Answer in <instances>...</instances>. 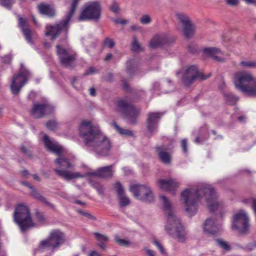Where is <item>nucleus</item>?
I'll list each match as a JSON object with an SVG mask.
<instances>
[{"label":"nucleus","mask_w":256,"mask_h":256,"mask_svg":"<svg viewBox=\"0 0 256 256\" xmlns=\"http://www.w3.org/2000/svg\"><path fill=\"white\" fill-rule=\"evenodd\" d=\"M13 220L22 232L35 226L29 208L22 203L16 206L13 214Z\"/></svg>","instance_id":"6"},{"label":"nucleus","mask_w":256,"mask_h":256,"mask_svg":"<svg viewBox=\"0 0 256 256\" xmlns=\"http://www.w3.org/2000/svg\"><path fill=\"white\" fill-rule=\"evenodd\" d=\"M181 147L182 149L183 152L185 154H187L188 150V144H187V141H186V139H185V138L182 139L181 140Z\"/></svg>","instance_id":"48"},{"label":"nucleus","mask_w":256,"mask_h":256,"mask_svg":"<svg viewBox=\"0 0 256 256\" xmlns=\"http://www.w3.org/2000/svg\"><path fill=\"white\" fill-rule=\"evenodd\" d=\"M248 222L246 214L244 210H240L234 216L232 228L240 234H246L250 226Z\"/></svg>","instance_id":"15"},{"label":"nucleus","mask_w":256,"mask_h":256,"mask_svg":"<svg viewBox=\"0 0 256 256\" xmlns=\"http://www.w3.org/2000/svg\"><path fill=\"white\" fill-rule=\"evenodd\" d=\"M238 120L240 122H244L246 120V117L241 116L238 118Z\"/></svg>","instance_id":"64"},{"label":"nucleus","mask_w":256,"mask_h":256,"mask_svg":"<svg viewBox=\"0 0 256 256\" xmlns=\"http://www.w3.org/2000/svg\"><path fill=\"white\" fill-rule=\"evenodd\" d=\"M88 175L104 178H112L113 175L112 166L98 168L94 172H88Z\"/></svg>","instance_id":"22"},{"label":"nucleus","mask_w":256,"mask_h":256,"mask_svg":"<svg viewBox=\"0 0 256 256\" xmlns=\"http://www.w3.org/2000/svg\"><path fill=\"white\" fill-rule=\"evenodd\" d=\"M30 76V72L25 68H22L17 74L14 76L10 84V90L14 94H17L20 92L26 83L27 78Z\"/></svg>","instance_id":"14"},{"label":"nucleus","mask_w":256,"mask_h":256,"mask_svg":"<svg viewBox=\"0 0 256 256\" xmlns=\"http://www.w3.org/2000/svg\"><path fill=\"white\" fill-rule=\"evenodd\" d=\"M208 136H209V134H208V132L207 130L206 134L204 135V136H202V138L198 137V136L196 137L195 139V142L196 143H200L202 142L208 138Z\"/></svg>","instance_id":"51"},{"label":"nucleus","mask_w":256,"mask_h":256,"mask_svg":"<svg viewBox=\"0 0 256 256\" xmlns=\"http://www.w3.org/2000/svg\"><path fill=\"white\" fill-rule=\"evenodd\" d=\"M89 182L92 186L97 190L100 195H103L104 194L105 188L103 185L92 178L89 179Z\"/></svg>","instance_id":"32"},{"label":"nucleus","mask_w":256,"mask_h":256,"mask_svg":"<svg viewBox=\"0 0 256 256\" xmlns=\"http://www.w3.org/2000/svg\"><path fill=\"white\" fill-rule=\"evenodd\" d=\"M206 198L208 207L210 212H214L222 204L218 201L217 195L214 188L210 186L201 188L198 190L186 189L181 194L186 207V211L189 216L196 214L198 210V202L200 196Z\"/></svg>","instance_id":"2"},{"label":"nucleus","mask_w":256,"mask_h":256,"mask_svg":"<svg viewBox=\"0 0 256 256\" xmlns=\"http://www.w3.org/2000/svg\"><path fill=\"white\" fill-rule=\"evenodd\" d=\"M95 72H96L95 68L94 67L91 66V67L89 68L88 69L86 70V71L85 72L84 75V76L89 75V74H92L93 73H94Z\"/></svg>","instance_id":"56"},{"label":"nucleus","mask_w":256,"mask_h":256,"mask_svg":"<svg viewBox=\"0 0 256 256\" xmlns=\"http://www.w3.org/2000/svg\"><path fill=\"white\" fill-rule=\"evenodd\" d=\"M112 125L114 126L116 132L121 135L128 136H134L133 132L132 130L120 128L116 122H112Z\"/></svg>","instance_id":"31"},{"label":"nucleus","mask_w":256,"mask_h":256,"mask_svg":"<svg viewBox=\"0 0 256 256\" xmlns=\"http://www.w3.org/2000/svg\"><path fill=\"white\" fill-rule=\"evenodd\" d=\"M118 111L120 112L124 118L130 124H136L138 118L140 113V108L129 103L126 100H120L117 102Z\"/></svg>","instance_id":"8"},{"label":"nucleus","mask_w":256,"mask_h":256,"mask_svg":"<svg viewBox=\"0 0 256 256\" xmlns=\"http://www.w3.org/2000/svg\"><path fill=\"white\" fill-rule=\"evenodd\" d=\"M36 216L38 222H44L45 220L44 214L38 210L36 212Z\"/></svg>","instance_id":"47"},{"label":"nucleus","mask_w":256,"mask_h":256,"mask_svg":"<svg viewBox=\"0 0 256 256\" xmlns=\"http://www.w3.org/2000/svg\"><path fill=\"white\" fill-rule=\"evenodd\" d=\"M102 8L99 1H91L86 3L78 16V21L92 20L98 22L101 18Z\"/></svg>","instance_id":"7"},{"label":"nucleus","mask_w":256,"mask_h":256,"mask_svg":"<svg viewBox=\"0 0 256 256\" xmlns=\"http://www.w3.org/2000/svg\"><path fill=\"white\" fill-rule=\"evenodd\" d=\"M154 244L157 246L160 253L164 256L166 255V252L161 244L157 240H154Z\"/></svg>","instance_id":"44"},{"label":"nucleus","mask_w":256,"mask_h":256,"mask_svg":"<svg viewBox=\"0 0 256 256\" xmlns=\"http://www.w3.org/2000/svg\"><path fill=\"white\" fill-rule=\"evenodd\" d=\"M178 18L180 20L178 30L182 32L186 38H192L194 34L195 27L190 20V18L182 14H178Z\"/></svg>","instance_id":"16"},{"label":"nucleus","mask_w":256,"mask_h":256,"mask_svg":"<svg viewBox=\"0 0 256 256\" xmlns=\"http://www.w3.org/2000/svg\"><path fill=\"white\" fill-rule=\"evenodd\" d=\"M114 240L118 244L122 246L128 247L130 244V242L129 240L120 238L118 236H115Z\"/></svg>","instance_id":"37"},{"label":"nucleus","mask_w":256,"mask_h":256,"mask_svg":"<svg viewBox=\"0 0 256 256\" xmlns=\"http://www.w3.org/2000/svg\"><path fill=\"white\" fill-rule=\"evenodd\" d=\"M163 114L160 112H149L147 114L146 126L148 132L151 134L154 133L158 127Z\"/></svg>","instance_id":"18"},{"label":"nucleus","mask_w":256,"mask_h":256,"mask_svg":"<svg viewBox=\"0 0 256 256\" xmlns=\"http://www.w3.org/2000/svg\"><path fill=\"white\" fill-rule=\"evenodd\" d=\"M112 56H112V54H108L104 58V60L105 61H108L109 60H110L112 58Z\"/></svg>","instance_id":"61"},{"label":"nucleus","mask_w":256,"mask_h":256,"mask_svg":"<svg viewBox=\"0 0 256 256\" xmlns=\"http://www.w3.org/2000/svg\"><path fill=\"white\" fill-rule=\"evenodd\" d=\"M144 250L147 256H156V252L153 250L146 248H144Z\"/></svg>","instance_id":"54"},{"label":"nucleus","mask_w":256,"mask_h":256,"mask_svg":"<svg viewBox=\"0 0 256 256\" xmlns=\"http://www.w3.org/2000/svg\"><path fill=\"white\" fill-rule=\"evenodd\" d=\"M22 152L30 158H32V152L30 150L24 146L20 147Z\"/></svg>","instance_id":"45"},{"label":"nucleus","mask_w":256,"mask_h":256,"mask_svg":"<svg viewBox=\"0 0 256 256\" xmlns=\"http://www.w3.org/2000/svg\"><path fill=\"white\" fill-rule=\"evenodd\" d=\"M240 65L244 68H256V60H242Z\"/></svg>","instance_id":"35"},{"label":"nucleus","mask_w":256,"mask_h":256,"mask_svg":"<svg viewBox=\"0 0 256 256\" xmlns=\"http://www.w3.org/2000/svg\"><path fill=\"white\" fill-rule=\"evenodd\" d=\"M158 182L160 188L166 191H172L179 186L175 180H160Z\"/></svg>","instance_id":"24"},{"label":"nucleus","mask_w":256,"mask_h":256,"mask_svg":"<svg viewBox=\"0 0 256 256\" xmlns=\"http://www.w3.org/2000/svg\"><path fill=\"white\" fill-rule=\"evenodd\" d=\"M90 94L92 96H96V90L94 88L92 87L90 88Z\"/></svg>","instance_id":"59"},{"label":"nucleus","mask_w":256,"mask_h":256,"mask_svg":"<svg viewBox=\"0 0 256 256\" xmlns=\"http://www.w3.org/2000/svg\"><path fill=\"white\" fill-rule=\"evenodd\" d=\"M18 25L28 43L33 44L32 33L26 20L22 18H18Z\"/></svg>","instance_id":"21"},{"label":"nucleus","mask_w":256,"mask_h":256,"mask_svg":"<svg viewBox=\"0 0 256 256\" xmlns=\"http://www.w3.org/2000/svg\"><path fill=\"white\" fill-rule=\"evenodd\" d=\"M56 53L60 64L64 68L73 70L76 66V54L60 44L56 46Z\"/></svg>","instance_id":"11"},{"label":"nucleus","mask_w":256,"mask_h":256,"mask_svg":"<svg viewBox=\"0 0 256 256\" xmlns=\"http://www.w3.org/2000/svg\"><path fill=\"white\" fill-rule=\"evenodd\" d=\"M226 4L228 5L232 6H238V0H226Z\"/></svg>","instance_id":"52"},{"label":"nucleus","mask_w":256,"mask_h":256,"mask_svg":"<svg viewBox=\"0 0 256 256\" xmlns=\"http://www.w3.org/2000/svg\"><path fill=\"white\" fill-rule=\"evenodd\" d=\"M12 54H8L2 58V62L6 64H10L12 62Z\"/></svg>","instance_id":"46"},{"label":"nucleus","mask_w":256,"mask_h":256,"mask_svg":"<svg viewBox=\"0 0 256 256\" xmlns=\"http://www.w3.org/2000/svg\"><path fill=\"white\" fill-rule=\"evenodd\" d=\"M140 22L142 24H148L151 22V19L149 16L146 14L142 17Z\"/></svg>","instance_id":"49"},{"label":"nucleus","mask_w":256,"mask_h":256,"mask_svg":"<svg viewBox=\"0 0 256 256\" xmlns=\"http://www.w3.org/2000/svg\"><path fill=\"white\" fill-rule=\"evenodd\" d=\"M58 123L56 120H50L46 124V126L50 130H54L56 129Z\"/></svg>","instance_id":"38"},{"label":"nucleus","mask_w":256,"mask_h":256,"mask_svg":"<svg viewBox=\"0 0 256 256\" xmlns=\"http://www.w3.org/2000/svg\"><path fill=\"white\" fill-rule=\"evenodd\" d=\"M114 188L117 193L119 200L120 206L124 208L128 206L130 204V200L126 196L124 188L120 182H117L114 184Z\"/></svg>","instance_id":"20"},{"label":"nucleus","mask_w":256,"mask_h":256,"mask_svg":"<svg viewBox=\"0 0 256 256\" xmlns=\"http://www.w3.org/2000/svg\"><path fill=\"white\" fill-rule=\"evenodd\" d=\"M43 142L45 148L48 151L56 154L59 156L55 160L54 162L60 168L67 169L72 167V164L69 160L61 156L62 152L61 146L53 142L46 134L43 136Z\"/></svg>","instance_id":"10"},{"label":"nucleus","mask_w":256,"mask_h":256,"mask_svg":"<svg viewBox=\"0 0 256 256\" xmlns=\"http://www.w3.org/2000/svg\"><path fill=\"white\" fill-rule=\"evenodd\" d=\"M216 242L218 246L225 250L230 251L231 250V246L228 243L222 239L218 238L216 240Z\"/></svg>","instance_id":"36"},{"label":"nucleus","mask_w":256,"mask_h":256,"mask_svg":"<svg viewBox=\"0 0 256 256\" xmlns=\"http://www.w3.org/2000/svg\"><path fill=\"white\" fill-rule=\"evenodd\" d=\"M54 110V107L44 102L42 104L36 103L33 105L31 110L32 115L36 118H40L44 117L46 114H52Z\"/></svg>","instance_id":"17"},{"label":"nucleus","mask_w":256,"mask_h":256,"mask_svg":"<svg viewBox=\"0 0 256 256\" xmlns=\"http://www.w3.org/2000/svg\"><path fill=\"white\" fill-rule=\"evenodd\" d=\"M163 203V210L167 216L166 230L167 232L178 242H183L186 240V233L184 227L174 216L168 200L164 196H160Z\"/></svg>","instance_id":"3"},{"label":"nucleus","mask_w":256,"mask_h":256,"mask_svg":"<svg viewBox=\"0 0 256 256\" xmlns=\"http://www.w3.org/2000/svg\"><path fill=\"white\" fill-rule=\"evenodd\" d=\"M138 70V65L134 59L128 60L126 63V72L130 77L132 78Z\"/></svg>","instance_id":"30"},{"label":"nucleus","mask_w":256,"mask_h":256,"mask_svg":"<svg viewBox=\"0 0 256 256\" xmlns=\"http://www.w3.org/2000/svg\"><path fill=\"white\" fill-rule=\"evenodd\" d=\"M113 21L116 24H120L123 25L126 24L127 23L126 20H121L120 18L114 19Z\"/></svg>","instance_id":"57"},{"label":"nucleus","mask_w":256,"mask_h":256,"mask_svg":"<svg viewBox=\"0 0 256 256\" xmlns=\"http://www.w3.org/2000/svg\"><path fill=\"white\" fill-rule=\"evenodd\" d=\"M210 76V74L206 76L202 72L198 71V68L196 66L192 65L186 70L182 81L186 87H189L196 80L199 79L200 80H204L209 78Z\"/></svg>","instance_id":"12"},{"label":"nucleus","mask_w":256,"mask_h":256,"mask_svg":"<svg viewBox=\"0 0 256 256\" xmlns=\"http://www.w3.org/2000/svg\"><path fill=\"white\" fill-rule=\"evenodd\" d=\"M54 170L58 175L66 180H70L73 178L84 177V176L80 174L79 172L72 173L70 170H62L57 168L55 169Z\"/></svg>","instance_id":"27"},{"label":"nucleus","mask_w":256,"mask_h":256,"mask_svg":"<svg viewBox=\"0 0 256 256\" xmlns=\"http://www.w3.org/2000/svg\"><path fill=\"white\" fill-rule=\"evenodd\" d=\"M160 160L166 164H170L172 157L170 154L166 152L164 146H156L155 148Z\"/></svg>","instance_id":"25"},{"label":"nucleus","mask_w":256,"mask_h":256,"mask_svg":"<svg viewBox=\"0 0 256 256\" xmlns=\"http://www.w3.org/2000/svg\"><path fill=\"white\" fill-rule=\"evenodd\" d=\"M98 246L103 250H104L106 248V245L102 242H100Z\"/></svg>","instance_id":"63"},{"label":"nucleus","mask_w":256,"mask_h":256,"mask_svg":"<svg viewBox=\"0 0 256 256\" xmlns=\"http://www.w3.org/2000/svg\"><path fill=\"white\" fill-rule=\"evenodd\" d=\"M143 48H141L136 36H134V40L131 44V50L134 52H139L143 51Z\"/></svg>","instance_id":"34"},{"label":"nucleus","mask_w":256,"mask_h":256,"mask_svg":"<svg viewBox=\"0 0 256 256\" xmlns=\"http://www.w3.org/2000/svg\"><path fill=\"white\" fill-rule=\"evenodd\" d=\"M22 184L26 186H27L28 187V188H30V190H31V191L34 188V187L33 186H32V185H30L28 182H21Z\"/></svg>","instance_id":"58"},{"label":"nucleus","mask_w":256,"mask_h":256,"mask_svg":"<svg viewBox=\"0 0 256 256\" xmlns=\"http://www.w3.org/2000/svg\"><path fill=\"white\" fill-rule=\"evenodd\" d=\"M14 4V0H0V4L6 8L10 10Z\"/></svg>","instance_id":"39"},{"label":"nucleus","mask_w":256,"mask_h":256,"mask_svg":"<svg viewBox=\"0 0 256 256\" xmlns=\"http://www.w3.org/2000/svg\"><path fill=\"white\" fill-rule=\"evenodd\" d=\"M188 51L192 54H194L198 52L197 46L196 45L190 44L188 46Z\"/></svg>","instance_id":"50"},{"label":"nucleus","mask_w":256,"mask_h":256,"mask_svg":"<svg viewBox=\"0 0 256 256\" xmlns=\"http://www.w3.org/2000/svg\"><path fill=\"white\" fill-rule=\"evenodd\" d=\"M66 241V238L64 232L59 229L52 230L48 236L40 242L38 248L42 250L50 248L52 251H54L64 244Z\"/></svg>","instance_id":"9"},{"label":"nucleus","mask_w":256,"mask_h":256,"mask_svg":"<svg viewBox=\"0 0 256 256\" xmlns=\"http://www.w3.org/2000/svg\"><path fill=\"white\" fill-rule=\"evenodd\" d=\"M78 130L85 144L92 147L97 154L102 156L110 154L112 142L109 138L102 133L98 127L93 126L90 121H84Z\"/></svg>","instance_id":"1"},{"label":"nucleus","mask_w":256,"mask_h":256,"mask_svg":"<svg viewBox=\"0 0 256 256\" xmlns=\"http://www.w3.org/2000/svg\"><path fill=\"white\" fill-rule=\"evenodd\" d=\"M204 230L206 234L214 236L218 231V227L212 218H209L206 219L204 224Z\"/></svg>","instance_id":"26"},{"label":"nucleus","mask_w":256,"mask_h":256,"mask_svg":"<svg viewBox=\"0 0 256 256\" xmlns=\"http://www.w3.org/2000/svg\"><path fill=\"white\" fill-rule=\"evenodd\" d=\"M114 76L112 73L108 74L104 77V80L107 82H111L112 81Z\"/></svg>","instance_id":"55"},{"label":"nucleus","mask_w":256,"mask_h":256,"mask_svg":"<svg viewBox=\"0 0 256 256\" xmlns=\"http://www.w3.org/2000/svg\"><path fill=\"white\" fill-rule=\"evenodd\" d=\"M115 43L114 40L108 38H106L104 41V46H106L109 48H112L114 46Z\"/></svg>","instance_id":"42"},{"label":"nucleus","mask_w":256,"mask_h":256,"mask_svg":"<svg viewBox=\"0 0 256 256\" xmlns=\"http://www.w3.org/2000/svg\"><path fill=\"white\" fill-rule=\"evenodd\" d=\"M77 212L78 214L88 218L90 220H96V218L94 216H92V214H90V213H89L88 212H84L82 210H77Z\"/></svg>","instance_id":"41"},{"label":"nucleus","mask_w":256,"mask_h":256,"mask_svg":"<svg viewBox=\"0 0 256 256\" xmlns=\"http://www.w3.org/2000/svg\"><path fill=\"white\" fill-rule=\"evenodd\" d=\"M202 52L216 62H225L224 58L218 56L222 53V52L218 48L214 47L205 48L202 50Z\"/></svg>","instance_id":"23"},{"label":"nucleus","mask_w":256,"mask_h":256,"mask_svg":"<svg viewBox=\"0 0 256 256\" xmlns=\"http://www.w3.org/2000/svg\"><path fill=\"white\" fill-rule=\"evenodd\" d=\"M175 39L166 35L156 36L151 40L149 46L152 48L162 47L166 44L170 45L174 42Z\"/></svg>","instance_id":"19"},{"label":"nucleus","mask_w":256,"mask_h":256,"mask_svg":"<svg viewBox=\"0 0 256 256\" xmlns=\"http://www.w3.org/2000/svg\"><path fill=\"white\" fill-rule=\"evenodd\" d=\"M30 193L32 196L35 199L41 202L46 206H49L52 209L54 208V205L48 202L47 200L34 188L32 190Z\"/></svg>","instance_id":"29"},{"label":"nucleus","mask_w":256,"mask_h":256,"mask_svg":"<svg viewBox=\"0 0 256 256\" xmlns=\"http://www.w3.org/2000/svg\"><path fill=\"white\" fill-rule=\"evenodd\" d=\"M234 82L237 89L249 96H256V79L248 72H236L234 78Z\"/></svg>","instance_id":"5"},{"label":"nucleus","mask_w":256,"mask_h":256,"mask_svg":"<svg viewBox=\"0 0 256 256\" xmlns=\"http://www.w3.org/2000/svg\"><path fill=\"white\" fill-rule=\"evenodd\" d=\"M224 96L226 102L232 106L235 105L239 99L237 96L232 93H224Z\"/></svg>","instance_id":"33"},{"label":"nucleus","mask_w":256,"mask_h":256,"mask_svg":"<svg viewBox=\"0 0 256 256\" xmlns=\"http://www.w3.org/2000/svg\"><path fill=\"white\" fill-rule=\"evenodd\" d=\"M90 256H101L98 252L93 251L90 254Z\"/></svg>","instance_id":"62"},{"label":"nucleus","mask_w":256,"mask_h":256,"mask_svg":"<svg viewBox=\"0 0 256 256\" xmlns=\"http://www.w3.org/2000/svg\"><path fill=\"white\" fill-rule=\"evenodd\" d=\"M123 82V88L124 90H126L127 92H132V90L130 88L128 84V83L124 80Z\"/></svg>","instance_id":"53"},{"label":"nucleus","mask_w":256,"mask_h":256,"mask_svg":"<svg viewBox=\"0 0 256 256\" xmlns=\"http://www.w3.org/2000/svg\"><path fill=\"white\" fill-rule=\"evenodd\" d=\"M38 8L40 14L48 17L52 18L56 15L55 9L51 5L40 4L38 5Z\"/></svg>","instance_id":"28"},{"label":"nucleus","mask_w":256,"mask_h":256,"mask_svg":"<svg viewBox=\"0 0 256 256\" xmlns=\"http://www.w3.org/2000/svg\"><path fill=\"white\" fill-rule=\"evenodd\" d=\"M94 235L96 240L100 242H107L108 240V238L106 236L100 233L94 232Z\"/></svg>","instance_id":"40"},{"label":"nucleus","mask_w":256,"mask_h":256,"mask_svg":"<svg viewBox=\"0 0 256 256\" xmlns=\"http://www.w3.org/2000/svg\"><path fill=\"white\" fill-rule=\"evenodd\" d=\"M110 10L115 14H118L120 10V7L116 1H114L110 6Z\"/></svg>","instance_id":"43"},{"label":"nucleus","mask_w":256,"mask_h":256,"mask_svg":"<svg viewBox=\"0 0 256 256\" xmlns=\"http://www.w3.org/2000/svg\"><path fill=\"white\" fill-rule=\"evenodd\" d=\"M130 191L134 196L142 201L152 202L154 200V195L149 186L144 184H135L131 186Z\"/></svg>","instance_id":"13"},{"label":"nucleus","mask_w":256,"mask_h":256,"mask_svg":"<svg viewBox=\"0 0 256 256\" xmlns=\"http://www.w3.org/2000/svg\"><path fill=\"white\" fill-rule=\"evenodd\" d=\"M21 174L24 176L26 178H27L28 176L29 175V172H28V170H22L21 172Z\"/></svg>","instance_id":"60"},{"label":"nucleus","mask_w":256,"mask_h":256,"mask_svg":"<svg viewBox=\"0 0 256 256\" xmlns=\"http://www.w3.org/2000/svg\"><path fill=\"white\" fill-rule=\"evenodd\" d=\"M72 1L70 10L65 18L54 26H48L46 27V30L45 36H51L50 40L52 41H54L60 35L62 31H65L66 38H67L69 22L75 12L80 0H72Z\"/></svg>","instance_id":"4"}]
</instances>
